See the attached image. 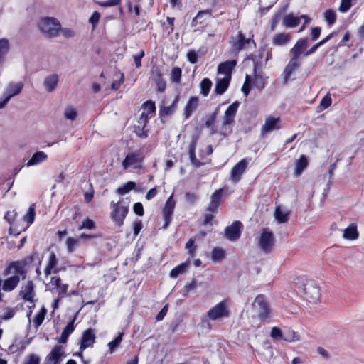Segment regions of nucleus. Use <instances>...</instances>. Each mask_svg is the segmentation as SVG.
Returning <instances> with one entry per match:
<instances>
[{
	"label": "nucleus",
	"mask_w": 364,
	"mask_h": 364,
	"mask_svg": "<svg viewBox=\"0 0 364 364\" xmlns=\"http://www.w3.org/2000/svg\"><path fill=\"white\" fill-rule=\"evenodd\" d=\"M13 274L14 275L6 279L2 285V289L6 292L13 291L18 284L20 277L25 279L26 272L24 269V265L22 262L16 261L9 264L4 269L5 276Z\"/></svg>",
	"instance_id": "f257e3e1"
},
{
	"label": "nucleus",
	"mask_w": 364,
	"mask_h": 364,
	"mask_svg": "<svg viewBox=\"0 0 364 364\" xmlns=\"http://www.w3.org/2000/svg\"><path fill=\"white\" fill-rule=\"evenodd\" d=\"M130 200L128 198H121L117 202L112 201L110 217L119 226L124 224V220L128 214Z\"/></svg>",
	"instance_id": "f03ea898"
},
{
	"label": "nucleus",
	"mask_w": 364,
	"mask_h": 364,
	"mask_svg": "<svg viewBox=\"0 0 364 364\" xmlns=\"http://www.w3.org/2000/svg\"><path fill=\"white\" fill-rule=\"evenodd\" d=\"M38 27L46 37L54 38L58 35L60 23L56 18L47 17L41 19Z\"/></svg>",
	"instance_id": "7ed1b4c3"
},
{
	"label": "nucleus",
	"mask_w": 364,
	"mask_h": 364,
	"mask_svg": "<svg viewBox=\"0 0 364 364\" xmlns=\"http://www.w3.org/2000/svg\"><path fill=\"white\" fill-rule=\"evenodd\" d=\"M304 294L305 299L311 304H316L321 296L320 289L313 280H307L304 284Z\"/></svg>",
	"instance_id": "20e7f679"
},
{
	"label": "nucleus",
	"mask_w": 364,
	"mask_h": 364,
	"mask_svg": "<svg viewBox=\"0 0 364 364\" xmlns=\"http://www.w3.org/2000/svg\"><path fill=\"white\" fill-rule=\"evenodd\" d=\"M230 309L226 301H222L213 306L208 312L210 320L216 321L229 316Z\"/></svg>",
	"instance_id": "39448f33"
},
{
	"label": "nucleus",
	"mask_w": 364,
	"mask_h": 364,
	"mask_svg": "<svg viewBox=\"0 0 364 364\" xmlns=\"http://www.w3.org/2000/svg\"><path fill=\"white\" fill-rule=\"evenodd\" d=\"M252 310L256 316L261 320L265 319L269 314V308L268 304L265 301L264 298L262 295H258L252 303Z\"/></svg>",
	"instance_id": "423d86ee"
},
{
	"label": "nucleus",
	"mask_w": 364,
	"mask_h": 364,
	"mask_svg": "<svg viewBox=\"0 0 364 364\" xmlns=\"http://www.w3.org/2000/svg\"><path fill=\"white\" fill-rule=\"evenodd\" d=\"M259 245L260 248L265 252H269L272 249L274 245V237L272 232L268 228L262 230Z\"/></svg>",
	"instance_id": "0eeeda50"
},
{
	"label": "nucleus",
	"mask_w": 364,
	"mask_h": 364,
	"mask_svg": "<svg viewBox=\"0 0 364 364\" xmlns=\"http://www.w3.org/2000/svg\"><path fill=\"white\" fill-rule=\"evenodd\" d=\"M143 156L140 151L130 152L127 154L125 159L122 161V167L124 169L129 168H139Z\"/></svg>",
	"instance_id": "6e6552de"
},
{
	"label": "nucleus",
	"mask_w": 364,
	"mask_h": 364,
	"mask_svg": "<svg viewBox=\"0 0 364 364\" xmlns=\"http://www.w3.org/2000/svg\"><path fill=\"white\" fill-rule=\"evenodd\" d=\"M65 356L64 348L61 346H55L47 355L45 364H59Z\"/></svg>",
	"instance_id": "1a4fd4ad"
},
{
	"label": "nucleus",
	"mask_w": 364,
	"mask_h": 364,
	"mask_svg": "<svg viewBox=\"0 0 364 364\" xmlns=\"http://www.w3.org/2000/svg\"><path fill=\"white\" fill-rule=\"evenodd\" d=\"M301 64V63L299 59L291 57L282 73L283 83L284 85L288 82L291 74L300 67Z\"/></svg>",
	"instance_id": "9d476101"
},
{
	"label": "nucleus",
	"mask_w": 364,
	"mask_h": 364,
	"mask_svg": "<svg viewBox=\"0 0 364 364\" xmlns=\"http://www.w3.org/2000/svg\"><path fill=\"white\" fill-rule=\"evenodd\" d=\"M95 336L93 332V330L91 328L87 329L83 333L81 338V343L80 347V352L77 353L76 355L82 357V352L87 348L92 347L95 343Z\"/></svg>",
	"instance_id": "9b49d317"
},
{
	"label": "nucleus",
	"mask_w": 364,
	"mask_h": 364,
	"mask_svg": "<svg viewBox=\"0 0 364 364\" xmlns=\"http://www.w3.org/2000/svg\"><path fill=\"white\" fill-rule=\"evenodd\" d=\"M242 225L240 221H235L231 225L226 227L225 234L227 239L230 241L237 240L241 234V228Z\"/></svg>",
	"instance_id": "f8f14e48"
},
{
	"label": "nucleus",
	"mask_w": 364,
	"mask_h": 364,
	"mask_svg": "<svg viewBox=\"0 0 364 364\" xmlns=\"http://www.w3.org/2000/svg\"><path fill=\"white\" fill-rule=\"evenodd\" d=\"M240 103L237 101L231 104L225 112L223 120V127H226L234 122V119L237 112Z\"/></svg>",
	"instance_id": "ddd939ff"
},
{
	"label": "nucleus",
	"mask_w": 364,
	"mask_h": 364,
	"mask_svg": "<svg viewBox=\"0 0 364 364\" xmlns=\"http://www.w3.org/2000/svg\"><path fill=\"white\" fill-rule=\"evenodd\" d=\"M198 136L193 135L188 147V156L191 164L195 167H200L207 163V161H199L196 159L195 150L198 142Z\"/></svg>",
	"instance_id": "4468645a"
},
{
	"label": "nucleus",
	"mask_w": 364,
	"mask_h": 364,
	"mask_svg": "<svg viewBox=\"0 0 364 364\" xmlns=\"http://www.w3.org/2000/svg\"><path fill=\"white\" fill-rule=\"evenodd\" d=\"M149 119L140 116L134 126V132L136 136L141 139H145L148 136L149 129L147 127V122Z\"/></svg>",
	"instance_id": "2eb2a0df"
},
{
	"label": "nucleus",
	"mask_w": 364,
	"mask_h": 364,
	"mask_svg": "<svg viewBox=\"0 0 364 364\" xmlns=\"http://www.w3.org/2000/svg\"><path fill=\"white\" fill-rule=\"evenodd\" d=\"M236 60L225 61L219 64L218 68V76L231 79L232 70L236 65Z\"/></svg>",
	"instance_id": "dca6fc26"
},
{
	"label": "nucleus",
	"mask_w": 364,
	"mask_h": 364,
	"mask_svg": "<svg viewBox=\"0 0 364 364\" xmlns=\"http://www.w3.org/2000/svg\"><path fill=\"white\" fill-rule=\"evenodd\" d=\"M175 201L173 200V194H171L166 202L163 209L164 218V228L167 227L171 222V216L175 208Z\"/></svg>",
	"instance_id": "f3484780"
},
{
	"label": "nucleus",
	"mask_w": 364,
	"mask_h": 364,
	"mask_svg": "<svg viewBox=\"0 0 364 364\" xmlns=\"http://www.w3.org/2000/svg\"><path fill=\"white\" fill-rule=\"evenodd\" d=\"M281 128L280 118L269 116L266 118L265 122L262 127V133H268Z\"/></svg>",
	"instance_id": "a211bd4d"
},
{
	"label": "nucleus",
	"mask_w": 364,
	"mask_h": 364,
	"mask_svg": "<svg viewBox=\"0 0 364 364\" xmlns=\"http://www.w3.org/2000/svg\"><path fill=\"white\" fill-rule=\"evenodd\" d=\"M247 160L244 159L233 166L231 170V178L235 182L240 181L241 176L247 168Z\"/></svg>",
	"instance_id": "6ab92c4d"
},
{
	"label": "nucleus",
	"mask_w": 364,
	"mask_h": 364,
	"mask_svg": "<svg viewBox=\"0 0 364 364\" xmlns=\"http://www.w3.org/2000/svg\"><path fill=\"white\" fill-rule=\"evenodd\" d=\"M251 41L250 38L245 39L244 35L241 32H239L235 38H232L231 43L232 49L238 52L245 48V45L249 44Z\"/></svg>",
	"instance_id": "aec40b11"
},
{
	"label": "nucleus",
	"mask_w": 364,
	"mask_h": 364,
	"mask_svg": "<svg viewBox=\"0 0 364 364\" xmlns=\"http://www.w3.org/2000/svg\"><path fill=\"white\" fill-rule=\"evenodd\" d=\"M23 83L21 82H9L4 89V95L9 96L10 98L20 94L23 90Z\"/></svg>",
	"instance_id": "412c9836"
},
{
	"label": "nucleus",
	"mask_w": 364,
	"mask_h": 364,
	"mask_svg": "<svg viewBox=\"0 0 364 364\" xmlns=\"http://www.w3.org/2000/svg\"><path fill=\"white\" fill-rule=\"evenodd\" d=\"M151 78L155 82L157 90L162 92L166 89V82L162 78V74L157 67H153L151 69Z\"/></svg>",
	"instance_id": "4be33fe9"
},
{
	"label": "nucleus",
	"mask_w": 364,
	"mask_h": 364,
	"mask_svg": "<svg viewBox=\"0 0 364 364\" xmlns=\"http://www.w3.org/2000/svg\"><path fill=\"white\" fill-rule=\"evenodd\" d=\"M49 284L51 287L56 289V291L60 297H63L68 289V285L66 284H63L61 282V279L58 277H51Z\"/></svg>",
	"instance_id": "5701e85b"
},
{
	"label": "nucleus",
	"mask_w": 364,
	"mask_h": 364,
	"mask_svg": "<svg viewBox=\"0 0 364 364\" xmlns=\"http://www.w3.org/2000/svg\"><path fill=\"white\" fill-rule=\"evenodd\" d=\"M223 190L219 189L215 191L210 198V202L208 206L207 211L210 213H215L220 203L222 198Z\"/></svg>",
	"instance_id": "b1692460"
},
{
	"label": "nucleus",
	"mask_w": 364,
	"mask_h": 364,
	"mask_svg": "<svg viewBox=\"0 0 364 364\" xmlns=\"http://www.w3.org/2000/svg\"><path fill=\"white\" fill-rule=\"evenodd\" d=\"M59 82V77L57 74H52L45 77L43 87L48 92H52L56 88Z\"/></svg>",
	"instance_id": "393cba45"
},
{
	"label": "nucleus",
	"mask_w": 364,
	"mask_h": 364,
	"mask_svg": "<svg viewBox=\"0 0 364 364\" xmlns=\"http://www.w3.org/2000/svg\"><path fill=\"white\" fill-rule=\"evenodd\" d=\"M34 285L32 281H28L27 284L22 287L19 295L25 301H32L34 296Z\"/></svg>",
	"instance_id": "a878e982"
},
{
	"label": "nucleus",
	"mask_w": 364,
	"mask_h": 364,
	"mask_svg": "<svg viewBox=\"0 0 364 364\" xmlns=\"http://www.w3.org/2000/svg\"><path fill=\"white\" fill-rule=\"evenodd\" d=\"M308 46L306 39H300L295 43L294 46L290 50L291 57L299 59L302 55L304 50Z\"/></svg>",
	"instance_id": "bb28decb"
},
{
	"label": "nucleus",
	"mask_w": 364,
	"mask_h": 364,
	"mask_svg": "<svg viewBox=\"0 0 364 364\" xmlns=\"http://www.w3.org/2000/svg\"><path fill=\"white\" fill-rule=\"evenodd\" d=\"M291 39V36L288 33H279L272 37V44L276 46H284L287 45Z\"/></svg>",
	"instance_id": "cd10ccee"
},
{
	"label": "nucleus",
	"mask_w": 364,
	"mask_h": 364,
	"mask_svg": "<svg viewBox=\"0 0 364 364\" xmlns=\"http://www.w3.org/2000/svg\"><path fill=\"white\" fill-rule=\"evenodd\" d=\"M47 159L48 155L44 151H38L32 155L31 158L26 164V166L28 167L36 166L45 161Z\"/></svg>",
	"instance_id": "c85d7f7f"
},
{
	"label": "nucleus",
	"mask_w": 364,
	"mask_h": 364,
	"mask_svg": "<svg viewBox=\"0 0 364 364\" xmlns=\"http://www.w3.org/2000/svg\"><path fill=\"white\" fill-rule=\"evenodd\" d=\"M230 80L231 79L218 76L216 78V83L215 87V92L216 94H223L229 87Z\"/></svg>",
	"instance_id": "c756f323"
},
{
	"label": "nucleus",
	"mask_w": 364,
	"mask_h": 364,
	"mask_svg": "<svg viewBox=\"0 0 364 364\" xmlns=\"http://www.w3.org/2000/svg\"><path fill=\"white\" fill-rule=\"evenodd\" d=\"M198 97H192L188 101L184 110V117L186 119H188L192 113L197 109L198 106Z\"/></svg>",
	"instance_id": "7c9ffc66"
},
{
	"label": "nucleus",
	"mask_w": 364,
	"mask_h": 364,
	"mask_svg": "<svg viewBox=\"0 0 364 364\" xmlns=\"http://www.w3.org/2000/svg\"><path fill=\"white\" fill-rule=\"evenodd\" d=\"M156 110L154 102L146 101L144 103L140 116L149 119Z\"/></svg>",
	"instance_id": "2f4dec72"
},
{
	"label": "nucleus",
	"mask_w": 364,
	"mask_h": 364,
	"mask_svg": "<svg viewBox=\"0 0 364 364\" xmlns=\"http://www.w3.org/2000/svg\"><path fill=\"white\" fill-rule=\"evenodd\" d=\"M75 321V317H74L71 321H70L68 325L64 328L60 337L58 339V342L60 343H65L68 341L69 336L75 330L74 323Z\"/></svg>",
	"instance_id": "473e14b6"
},
{
	"label": "nucleus",
	"mask_w": 364,
	"mask_h": 364,
	"mask_svg": "<svg viewBox=\"0 0 364 364\" xmlns=\"http://www.w3.org/2000/svg\"><path fill=\"white\" fill-rule=\"evenodd\" d=\"M343 237L346 240H353L358 237V232L355 224L352 223L343 231Z\"/></svg>",
	"instance_id": "72a5a7b5"
},
{
	"label": "nucleus",
	"mask_w": 364,
	"mask_h": 364,
	"mask_svg": "<svg viewBox=\"0 0 364 364\" xmlns=\"http://www.w3.org/2000/svg\"><path fill=\"white\" fill-rule=\"evenodd\" d=\"M282 23L285 27L294 28L300 23V18L293 14H289L284 16Z\"/></svg>",
	"instance_id": "f704fd0d"
},
{
	"label": "nucleus",
	"mask_w": 364,
	"mask_h": 364,
	"mask_svg": "<svg viewBox=\"0 0 364 364\" xmlns=\"http://www.w3.org/2000/svg\"><path fill=\"white\" fill-rule=\"evenodd\" d=\"M307 158L304 155H301L300 158L295 161V175L296 176H300L303 171L307 167Z\"/></svg>",
	"instance_id": "c9c22d12"
},
{
	"label": "nucleus",
	"mask_w": 364,
	"mask_h": 364,
	"mask_svg": "<svg viewBox=\"0 0 364 364\" xmlns=\"http://www.w3.org/2000/svg\"><path fill=\"white\" fill-rule=\"evenodd\" d=\"M178 100L179 97L176 96L170 105L161 107L160 109V114L163 116H169L172 114L176 109Z\"/></svg>",
	"instance_id": "e433bc0d"
},
{
	"label": "nucleus",
	"mask_w": 364,
	"mask_h": 364,
	"mask_svg": "<svg viewBox=\"0 0 364 364\" xmlns=\"http://www.w3.org/2000/svg\"><path fill=\"white\" fill-rule=\"evenodd\" d=\"M267 84V77H264L261 74L255 73L252 81V85L259 90H262L264 88Z\"/></svg>",
	"instance_id": "4c0bfd02"
},
{
	"label": "nucleus",
	"mask_w": 364,
	"mask_h": 364,
	"mask_svg": "<svg viewBox=\"0 0 364 364\" xmlns=\"http://www.w3.org/2000/svg\"><path fill=\"white\" fill-rule=\"evenodd\" d=\"M211 12L209 9L200 11L192 21V26H196L198 23H202L204 22L207 16H210Z\"/></svg>",
	"instance_id": "58836bf2"
},
{
	"label": "nucleus",
	"mask_w": 364,
	"mask_h": 364,
	"mask_svg": "<svg viewBox=\"0 0 364 364\" xmlns=\"http://www.w3.org/2000/svg\"><path fill=\"white\" fill-rule=\"evenodd\" d=\"M188 266L189 262L188 261L178 265L170 272V277L171 278H176L178 275L184 273Z\"/></svg>",
	"instance_id": "ea45409f"
},
{
	"label": "nucleus",
	"mask_w": 364,
	"mask_h": 364,
	"mask_svg": "<svg viewBox=\"0 0 364 364\" xmlns=\"http://www.w3.org/2000/svg\"><path fill=\"white\" fill-rule=\"evenodd\" d=\"M274 215L276 220L280 223H286L288 220L289 213L280 207L276 208Z\"/></svg>",
	"instance_id": "a19ab883"
},
{
	"label": "nucleus",
	"mask_w": 364,
	"mask_h": 364,
	"mask_svg": "<svg viewBox=\"0 0 364 364\" xmlns=\"http://www.w3.org/2000/svg\"><path fill=\"white\" fill-rule=\"evenodd\" d=\"M80 242V240L77 238H74L72 237H69L67 238L65 241V246L67 248V252L69 254L73 253L77 248V246Z\"/></svg>",
	"instance_id": "79ce46f5"
},
{
	"label": "nucleus",
	"mask_w": 364,
	"mask_h": 364,
	"mask_svg": "<svg viewBox=\"0 0 364 364\" xmlns=\"http://www.w3.org/2000/svg\"><path fill=\"white\" fill-rule=\"evenodd\" d=\"M282 339L288 342H294L299 341L300 337L294 331L289 329L283 333Z\"/></svg>",
	"instance_id": "37998d69"
},
{
	"label": "nucleus",
	"mask_w": 364,
	"mask_h": 364,
	"mask_svg": "<svg viewBox=\"0 0 364 364\" xmlns=\"http://www.w3.org/2000/svg\"><path fill=\"white\" fill-rule=\"evenodd\" d=\"M136 186V184L133 181H129L127 183H125L124 186L119 187L116 192L119 195H125L130 191L133 190Z\"/></svg>",
	"instance_id": "c03bdc74"
},
{
	"label": "nucleus",
	"mask_w": 364,
	"mask_h": 364,
	"mask_svg": "<svg viewBox=\"0 0 364 364\" xmlns=\"http://www.w3.org/2000/svg\"><path fill=\"white\" fill-rule=\"evenodd\" d=\"M212 86V82L209 78H204L200 82V92L203 96H207Z\"/></svg>",
	"instance_id": "a18cd8bd"
},
{
	"label": "nucleus",
	"mask_w": 364,
	"mask_h": 364,
	"mask_svg": "<svg viewBox=\"0 0 364 364\" xmlns=\"http://www.w3.org/2000/svg\"><path fill=\"white\" fill-rule=\"evenodd\" d=\"M225 257V251L222 248L215 247L211 253V258L214 262H220Z\"/></svg>",
	"instance_id": "49530a36"
},
{
	"label": "nucleus",
	"mask_w": 364,
	"mask_h": 364,
	"mask_svg": "<svg viewBox=\"0 0 364 364\" xmlns=\"http://www.w3.org/2000/svg\"><path fill=\"white\" fill-rule=\"evenodd\" d=\"M47 310L45 307H42L40 310V311L36 315L33 323L36 328L40 326L41 323H43L45 316L46 314Z\"/></svg>",
	"instance_id": "de8ad7c7"
},
{
	"label": "nucleus",
	"mask_w": 364,
	"mask_h": 364,
	"mask_svg": "<svg viewBox=\"0 0 364 364\" xmlns=\"http://www.w3.org/2000/svg\"><path fill=\"white\" fill-rule=\"evenodd\" d=\"M324 18L328 24L332 26L336 21V14L333 10L328 9L325 11Z\"/></svg>",
	"instance_id": "09e8293b"
},
{
	"label": "nucleus",
	"mask_w": 364,
	"mask_h": 364,
	"mask_svg": "<svg viewBox=\"0 0 364 364\" xmlns=\"http://www.w3.org/2000/svg\"><path fill=\"white\" fill-rule=\"evenodd\" d=\"M332 100L329 93H327L321 100L320 105L318 109L321 110H323L328 107H329L331 105Z\"/></svg>",
	"instance_id": "8fccbe9b"
},
{
	"label": "nucleus",
	"mask_w": 364,
	"mask_h": 364,
	"mask_svg": "<svg viewBox=\"0 0 364 364\" xmlns=\"http://www.w3.org/2000/svg\"><path fill=\"white\" fill-rule=\"evenodd\" d=\"M181 69L178 67H175L171 70V81L179 83L181 77Z\"/></svg>",
	"instance_id": "3c124183"
},
{
	"label": "nucleus",
	"mask_w": 364,
	"mask_h": 364,
	"mask_svg": "<svg viewBox=\"0 0 364 364\" xmlns=\"http://www.w3.org/2000/svg\"><path fill=\"white\" fill-rule=\"evenodd\" d=\"M35 217V205L32 204L28 209V213L23 217V220L26 221L28 224H31L34 220Z\"/></svg>",
	"instance_id": "603ef678"
},
{
	"label": "nucleus",
	"mask_w": 364,
	"mask_h": 364,
	"mask_svg": "<svg viewBox=\"0 0 364 364\" xmlns=\"http://www.w3.org/2000/svg\"><path fill=\"white\" fill-rule=\"evenodd\" d=\"M95 222L89 218L85 219L82 221V224L78 227V230H81L82 229L92 230L95 229Z\"/></svg>",
	"instance_id": "864d4df0"
},
{
	"label": "nucleus",
	"mask_w": 364,
	"mask_h": 364,
	"mask_svg": "<svg viewBox=\"0 0 364 364\" xmlns=\"http://www.w3.org/2000/svg\"><path fill=\"white\" fill-rule=\"evenodd\" d=\"M64 116L67 119L74 120L77 117V111L72 107H68L65 109Z\"/></svg>",
	"instance_id": "5fc2aeb1"
},
{
	"label": "nucleus",
	"mask_w": 364,
	"mask_h": 364,
	"mask_svg": "<svg viewBox=\"0 0 364 364\" xmlns=\"http://www.w3.org/2000/svg\"><path fill=\"white\" fill-rule=\"evenodd\" d=\"M117 75V77L119 78L118 80L113 82L111 85L113 90H117L120 87L121 85L124 82V76L122 73H118Z\"/></svg>",
	"instance_id": "6e6d98bb"
},
{
	"label": "nucleus",
	"mask_w": 364,
	"mask_h": 364,
	"mask_svg": "<svg viewBox=\"0 0 364 364\" xmlns=\"http://www.w3.org/2000/svg\"><path fill=\"white\" fill-rule=\"evenodd\" d=\"M250 85H251V79L250 75H247L245 77V82L242 87V92H243L245 96H247L250 93Z\"/></svg>",
	"instance_id": "4d7b16f0"
},
{
	"label": "nucleus",
	"mask_w": 364,
	"mask_h": 364,
	"mask_svg": "<svg viewBox=\"0 0 364 364\" xmlns=\"http://www.w3.org/2000/svg\"><path fill=\"white\" fill-rule=\"evenodd\" d=\"M122 335L123 333H120L118 336L114 339L112 341L109 342L108 343V346L109 347V350H110V352L112 353L114 348H116L119 345V343H121L122 340Z\"/></svg>",
	"instance_id": "13d9d810"
},
{
	"label": "nucleus",
	"mask_w": 364,
	"mask_h": 364,
	"mask_svg": "<svg viewBox=\"0 0 364 364\" xmlns=\"http://www.w3.org/2000/svg\"><path fill=\"white\" fill-rule=\"evenodd\" d=\"M351 7V0H341L339 11L342 13L348 11Z\"/></svg>",
	"instance_id": "bf43d9fd"
},
{
	"label": "nucleus",
	"mask_w": 364,
	"mask_h": 364,
	"mask_svg": "<svg viewBox=\"0 0 364 364\" xmlns=\"http://www.w3.org/2000/svg\"><path fill=\"white\" fill-rule=\"evenodd\" d=\"M60 31H61L62 35L66 38H73L75 36L74 30L70 28H60Z\"/></svg>",
	"instance_id": "052dcab7"
},
{
	"label": "nucleus",
	"mask_w": 364,
	"mask_h": 364,
	"mask_svg": "<svg viewBox=\"0 0 364 364\" xmlns=\"http://www.w3.org/2000/svg\"><path fill=\"white\" fill-rule=\"evenodd\" d=\"M186 248L188 250V253L191 256H194L196 252V245H194V240L190 239L186 244Z\"/></svg>",
	"instance_id": "680f3d73"
},
{
	"label": "nucleus",
	"mask_w": 364,
	"mask_h": 364,
	"mask_svg": "<svg viewBox=\"0 0 364 364\" xmlns=\"http://www.w3.org/2000/svg\"><path fill=\"white\" fill-rule=\"evenodd\" d=\"M40 358L35 354H31L28 356L26 360L23 364H39Z\"/></svg>",
	"instance_id": "e2e57ef3"
},
{
	"label": "nucleus",
	"mask_w": 364,
	"mask_h": 364,
	"mask_svg": "<svg viewBox=\"0 0 364 364\" xmlns=\"http://www.w3.org/2000/svg\"><path fill=\"white\" fill-rule=\"evenodd\" d=\"M16 212L15 210L8 211L5 215L4 219L9 223L12 224L16 216Z\"/></svg>",
	"instance_id": "0e129e2a"
},
{
	"label": "nucleus",
	"mask_w": 364,
	"mask_h": 364,
	"mask_svg": "<svg viewBox=\"0 0 364 364\" xmlns=\"http://www.w3.org/2000/svg\"><path fill=\"white\" fill-rule=\"evenodd\" d=\"M143 228V225L141 220H135L133 223L134 236L136 237L141 230Z\"/></svg>",
	"instance_id": "69168bd1"
},
{
	"label": "nucleus",
	"mask_w": 364,
	"mask_h": 364,
	"mask_svg": "<svg viewBox=\"0 0 364 364\" xmlns=\"http://www.w3.org/2000/svg\"><path fill=\"white\" fill-rule=\"evenodd\" d=\"M271 336L275 339L282 338L283 333L279 328L273 327L271 331Z\"/></svg>",
	"instance_id": "338daca9"
},
{
	"label": "nucleus",
	"mask_w": 364,
	"mask_h": 364,
	"mask_svg": "<svg viewBox=\"0 0 364 364\" xmlns=\"http://www.w3.org/2000/svg\"><path fill=\"white\" fill-rule=\"evenodd\" d=\"M100 18V14L95 11L89 19V22L95 27L99 22Z\"/></svg>",
	"instance_id": "774afa93"
}]
</instances>
